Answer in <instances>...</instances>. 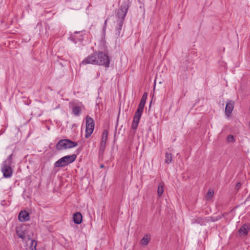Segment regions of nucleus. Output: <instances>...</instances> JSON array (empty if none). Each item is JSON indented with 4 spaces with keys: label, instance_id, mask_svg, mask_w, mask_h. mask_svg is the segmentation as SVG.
Here are the masks:
<instances>
[{
    "label": "nucleus",
    "instance_id": "obj_15",
    "mask_svg": "<svg viewBox=\"0 0 250 250\" xmlns=\"http://www.w3.org/2000/svg\"><path fill=\"white\" fill-rule=\"evenodd\" d=\"M249 229L250 228L249 226L244 224L239 229V232L241 234L247 235L249 232Z\"/></svg>",
    "mask_w": 250,
    "mask_h": 250
},
{
    "label": "nucleus",
    "instance_id": "obj_12",
    "mask_svg": "<svg viewBox=\"0 0 250 250\" xmlns=\"http://www.w3.org/2000/svg\"><path fill=\"white\" fill-rule=\"evenodd\" d=\"M207 222V220L205 217H199L192 220V224H198L201 225H205Z\"/></svg>",
    "mask_w": 250,
    "mask_h": 250
},
{
    "label": "nucleus",
    "instance_id": "obj_21",
    "mask_svg": "<svg viewBox=\"0 0 250 250\" xmlns=\"http://www.w3.org/2000/svg\"><path fill=\"white\" fill-rule=\"evenodd\" d=\"M214 191L211 189H209L206 195V198L207 200H210L213 196Z\"/></svg>",
    "mask_w": 250,
    "mask_h": 250
},
{
    "label": "nucleus",
    "instance_id": "obj_2",
    "mask_svg": "<svg viewBox=\"0 0 250 250\" xmlns=\"http://www.w3.org/2000/svg\"><path fill=\"white\" fill-rule=\"evenodd\" d=\"M78 145L77 142L69 139H62L56 144L55 148L58 151H61L74 147Z\"/></svg>",
    "mask_w": 250,
    "mask_h": 250
},
{
    "label": "nucleus",
    "instance_id": "obj_8",
    "mask_svg": "<svg viewBox=\"0 0 250 250\" xmlns=\"http://www.w3.org/2000/svg\"><path fill=\"white\" fill-rule=\"evenodd\" d=\"M108 132L107 130L105 129L103 132V134L101 137L100 145L99 147V154L100 155H103L105 147L106 141L107 140Z\"/></svg>",
    "mask_w": 250,
    "mask_h": 250
},
{
    "label": "nucleus",
    "instance_id": "obj_20",
    "mask_svg": "<svg viewBox=\"0 0 250 250\" xmlns=\"http://www.w3.org/2000/svg\"><path fill=\"white\" fill-rule=\"evenodd\" d=\"M172 160V156L171 153L166 152L165 154V163L169 164H170Z\"/></svg>",
    "mask_w": 250,
    "mask_h": 250
},
{
    "label": "nucleus",
    "instance_id": "obj_3",
    "mask_svg": "<svg viewBox=\"0 0 250 250\" xmlns=\"http://www.w3.org/2000/svg\"><path fill=\"white\" fill-rule=\"evenodd\" d=\"M77 158L75 154L66 155L59 159L54 163L55 167H62L75 161Z\"/></svg>",
    "mask_w": 250,
    "mask_h": 250
},
{
    "label": "nucleus",
    "instance_id": "obj_6",
    "mask_svg": "<svg viewBox=\"0 0 250 250\" xmlns=\"http://www.w3.org/2000/svg\"><path fill=\"white\" fill-rule=\"evenodd\" d=\"M86 130H85V138H88L93 132L95 123L94 120L89 116L86 117Z\"/></svg>",
    "mask_w": 250,
    "mask_h": 250
},
{
    "label": "nucleus",
    "instance_id": "obj_10",
    "mask_svg": "<svg viewBox=\"0 0 250 250\" xmlns=\"http://www.w3.org/2000/svg\"><path fill=\"white\" fill-rule=\"evenodd\" d=\"M234 106V102L232 100H230L227 103L225 107V114L228 117H229L231 114Z\"/></svg>",
    "mask_w": 250,
    "mask_h": 250
},
{
    "label": "nucleus",
    "instance_id": "obj_24",
    "mask_svg": "<svg viewBox=\"0 0 250 250\" xmlns=\"http://www.w3.org/2000/svg\"><path fill=\"white\" fill-rule=\"evenodd\" d=\"M82 38L80 39H76L75 37H70V40L73 42L74 43H76L78 41H82L83 40V36L81 35Z\"/></svg>",
    "mask_w": 250,
    "mask_h": 250
},
{
    "label": "nucleus",
    "instance_id": "obj_29",
    "mask_svg": "<svg viewBox=\"0 0 250 250\" xmlns=\"http://www.w3.org/2000/svg\"><path fill=\"white\" fill-rule=\"evenodd\" d=\"M39 24H42L41 22H40V23H38V25H39Z\"/></svg>",
    "mask_w": 250,
    "mask_h": 250
},
{
    "label": "nucleus",
    "instance_id": "obj_1",
    "mask_svg": "<svg viewBox=\"0 0 250 250\" xmlns=\"http://www.w3.org/2000/svg\"><path fill=\"white\" fill-rule=\"evenodd\" d=\"M13 154H10L1 165V172L4 178H10L13 174L11 168Z\"/></svg>",
    "mask_w": 250,
    "mask_h": 250
},
{
    "label": "nucleus",
    "instance_id": "obj_17",
    "mask_svg": "<svg viewBox=\"0 0 250 250\" xmlns=\"http://www.w3.org/2000/svg\"><path fill=\"white\" fill-rule=\"evenodd\" d=\"M147 93L146 92L144 93L142 97L141 98V100L140 102V103L139 104V106H142L143 107H145V104L146 102V100L147 99Z\"/></svg>",
    "mask_w": 250,
    "mask_h": 250
},
{
    "label": "nucleus",
    "instance_id": "obj_16",
    "mask_svg": "<svg viewBox=\"0 0 250 250\" xmlns=\"http://www.w3.org/2000/svg\"><path fill=\"white\" fill-rule=\"evenodd\" d=\"M82 112V108L79 106H75L72 108V113L76 116H79Z\"/></svg>",
    "mask_w": 250,
    "mask_h": 250
},
{
    "label": "nucleus",
    "instance_id": "obj_11",
    "mask_svg": "<svg viewBox=\"0 0 250 250\" xmlns=\"http://www.w3.org/2000/svg\"><path fill=\"white\" fill-rule=\"evenodd\" d=\"M30 219L29 213L26 211H21L19 214V220L21 222H25Z\"/></svg>",
    "mask_w": 250,
    "mask_h": 250
},
{
    "label": "nucleus",
    "instance_id": "obj_23",
    "mask_svg": "<svg viewBox=\"0 0 250 250\" xmlns=\"http://www.w3.org/2000/svg\"><path fill=\"white\" fill-rule=\"evenodd\" d=\"M16 233L18 237L20 238H21L22 239H24L25 238V233L23 231H20L18 230H16Z\"/></svg>",
    "mask_w": 250,
    "mask_h": 250
},
{
    "label": "nucleus",
    "instance_id": "obj_18",
    "mask_svg": "<svg viewBox=\"0 0 250 250\" xmlns=\"http://www.w3.org/2000/svg\"><path fill=\"white\" fill-rule=\"evenodd\" d=\"M164 183L163 182H161L159 183L158 189H157V194L159 197H160L164 192Z\"/></svg>",
    "mask_w": 250,
    "mask_h": 250
},
{
    "label": "nucleus",
    "instance_id": "obj_5",
    "mask_svg": "<svg viewBox=\"0 0 250 250\" xmlns=\"http://www.w3.org/2000/svg\"><path fill=\"white\" fill-rule=\"evenodd\" d=\"M128 8L129 5L126 2L121 5L116 14V17L118 19L117 21L124 22Z\"/></svg>",
    "mask_w": 250,
    "mask_h": 250
},
{
    "label": "nucleus",
    "instance_id": "obj_4",
    "mask_svg": "<svg viewBox=\"0 0 250 250\" xmlns=\"http://www.w3.org/2000/svg\"><path fill=\"white\" fill-rule=\"evenodd\" d=\"M98 65L104 66L106 68L109 67L111 58L108 55L103 51H96Z\"/></svg>",
    "mask_w": 250,
    "mask_h": 250
},
{
    "label": "nucleus",
    "instance_id": "obj_26",
    "mask_svg": "<svg viewBox=\"0 0 250 250\" xmlns=\"http://www.w3.org/2000/svg\"><path fill=\"white\" fill-rule=\"evenodd\" d=\"M107 20L108 19H106L104 21V28H103V30H104L105 28H106V25H107Z\"/></svg>",
    "mask_w": 250,
    "mask_h": 250
},
{
    "label": "nucleus",
    "instance_id": "obj_28",
    "mask_svg": "<svg viewBox=\"0 0 250 250\" xmlns=\"http://www.w3.org/2000/svg\"><path fill=\"white\" fill-rule=\"evenodd\" d=\"M104 167V165H101L100 166V167H101V168H103Z\"/></svg>",
    "mask_w": 250,
    "mask_h": 250
},
{
    "label": "nucleus",
    "instance_id": "obj_27",
    "mask_svg": "<svg viewBox=\"0 0 250 250\" xmlns=\"http://www.w3.org/2000/svg\"><path fill=\"white\" fill-rule=\"evenodd\" d=\"M236 186L237 187H239L241 186V183H237L236 184Z\"/></svg>",
    "mask_w": 250,
    "mask_h": 250
},
{
    "label": "nucleus",
    "instance_id": "obj_14",
    "mask_svg": "<svg viewBox=\"0 0 250 250\" xmlns=\"http://www.w3.org/2000/svg\"><path fill=\"white\" fill-rule=\"evenodd\" d=\"M117 25L116 27L115 31H116V35L118 37L121 36V33L122 29V27L124 22H122V21H117Z\"/></svg>",
    "mask_w": 250,
    "mask_h": 250
},
{
    "label": "nucleus",
    "instance_id": "obj_7",
    "mask_svg": "<svg viewBox=\"0 0 250 250\" xmlns=\"http://www.w3.org/2000/svg\"><path fill=\"white\" fill-rule=\"evenodd\" d=\"M144 107L142 106H138L137 110L135 112V115L133 117L131 128L133 129H137L138 124L140 122V118L142 116V113L144 111Z\"/></svg>",
    "mask_w": 250,
    "mask_h": 250
},
{
    "label": "nucleus",
    "instance_id": "obj_22",
    "mask_svg": "<svg viewBox=\"0 0 250 250\" xmlns=\"http://www.w3.org/2000/svg\"><path fill=\"white\" fill-rule=\"evenodd\" d=\"M37 242L35 240H31V243L29 247L30 250H37Z\"/></svg>",
    "mask_w": 250,
    "mask_h": 250
},
{
    "label": "nucleus",
    "instance_id": "obj_13",
    "mask_svg": "<svg viewBox=\"0 0 250 250\" xmlns=\"http://www.w3.org/2000/svg\"><path fill=\"white\" fill-rule=\"evenodd\" d=\"M82 214L79 212H75L73 214V221L76 224H80L82 222Z\"/></svg>",
    "mask_w": 250,
    "mask_h": 250
},
{
    "label": "nucleus",
    "instance_id": "obj_19",
    "mask_svg": "<svg viewBox=\"0 0 250 250\" xmlns=\"http://www.w3.org/2000/svg\"><path fill=\"white\" fill-rule=\"evenodd\" d=\"M150 236L146 234L143 237V238L141 240V244L142 245H146L148 244L149 242L150 241Z\"/></svg>",
    "mask_w": 250,
    "mask_h": 250
},
{
    "label": "nucleus",
    "instance_id": "obj_9",
    "mask_svg": "<svg viewBox=\"0 0 250 250\" xmlns=\"http://www.w3.org/2000/svg\"><path fill=\"white\" fill-rule=\"evenodd\" d=\"M96 51L87 56L81 62V64H92L98 65V61L97 60Z\"/></svg>",
    "mask_w": 250,
    "mask_h": 250
},
{
    "label": "nucleus",
    "instance_id": "obj_25",
    "mask_svg": "<svg viewBox=\"0 0 250 250\" xmlns=\"http://www.w3.org/2000/svg\"><path fill=\"white\" fill-rule=\"evenodd\" d=\"M228 142H234L235 139L232 135H229L227 138Z\"/></svg>",
    "mask_w": 250,
    "mask_h": 250
}]
</instances>
